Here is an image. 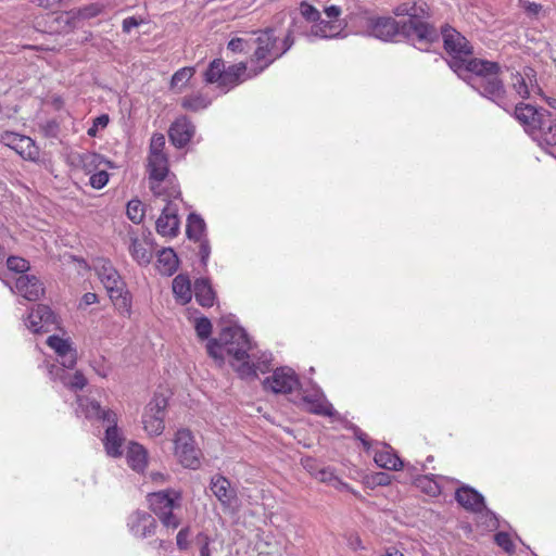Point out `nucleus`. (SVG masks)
<instances>
[{
  "mask_svg": "<svg viewBox=\"0 0 556 556\" xmlns=\"http://www.w3.org/2000/svg\"><path fill=\"white\" fill-rule=\"evenodd\" d=\"M8 269L21 275H25L29 268V263L23 257L10 256L7 260Z\"/></svg>",
  "mask_w": 556,
  "mask_h": 556,
  "instance_id": "nucleus-42",
  "label": "nucleus"
},
{
  "mask_svg": "<svg viewBox=\"0 0 556 556\" xmlns=\"http://www.w3.org/2000/svg\"><path fill=\"white\" fill-rule=\"evenodd\" d=\"M126 460L132 470L141 472L148 464V452L141 444L130 442L126 451Z\"/></svg>",
  "mask_w": 556,
  "mask_h": 556,
  "instance_id": "nucleus-29",
  "label": "nucleus"
},
{
  "mask_svg": "<svg viewBox=\"0 0 556 556\" xmlns=\"http://www.w3.org/2000/svg\"><path fill=\"white\" fill-rule=\"evenodd\" d=\"M195 132V127L187 116L178 117L169 127L168 136L176 148L186 147Z\"/></svg>",
  "mask_w": 556,
  "mask_h": 556,
  "instance_id": "nucleus-23",
  "label": "nucleus"
},
{
  "mask_svg": "<svg viewBox=\"0 0 556 556\" xmlns=\"http://www.w3.org/2000/svg\"><path fill=\"white\" fill-rule=\"evenodd\" d=\"M47 344L54 351L56 361L60 363V365H47L50 379L72 391L84 389L87 384L84 374L78 370L71 372L77 363V351L71 339L53 334L47 339Z\"/></svg>",
  "mask_w": 556,
  "mask_h": 556,
  "instance_id": "nucleus-6",
  "label": "nucleus"
},
{
  "mask_svg": "<svg viewBox=\"0 0 556 556\" xmlns=\"http://www.w3.org/2000/svg\"><path fill=\"white\" fill-rule=\"evenodd\" d=\"M147 173L149 188L155 197H162L164 200H167L177 199L180 195L176 178L169 173L166 154L148 155Z\"/></svg>",
  "mask_w": 556,
  "mask_h": 556,
  "instance_id": "nucleus-8",
  "label": "nucleus"
},
{
  "mask_svg": "<svg viewBox=\"0 0 556 556\" xmlns=\"http://www.w3.org/2000/svg\"><path fill=\"white\" fill-rule=\"evenodd\" d=\"M98 13H99V10L96 7L86 8L80 12L81 16H84V17L94 16Z\"/></svg>",
  "mask_w": 556,
  "mask_h": 556,
  "instance_id": "nucleus-55",
  "label": "nucleus"
},
{
  "mask_svg": "<svg viewBox=\"0 0 556 556\" xmlns=\"http://www.w3.org/2000/svg\"><path fill=\"white\" fill-rule=\"evenodd\" d=\"M92 267L114 305L122 315L129 317L131 313V296L112 262L104 257H97L92 261Z\"/></svg>",
  "mask_w": 556,
  "mask_h": 556,
  "instance_id": "nucleus-7",
  "label": "nucleus"
},
{
  "mask_svg": "<svg viewBox=\"0 0 556 556\" xmlns=\"http://www.w3.org/2000/svg\"><path fill=\"white\" fill-rule=\"evenodd\" d=\"M257 37L253 39V45L256 43L253 58L251 59L250 66L247 63L240 62L225 67V62L222 59L213 60L204 73V79L207 84H215L222 92L226 93L233 89L239 84L254 78L264 72L275 60L283 55L293 45L294 38H299L292 33L281 37L276 35L273 28H266L256 33Z\"/></svg>",
  "mask_w": 556,
  "mask_h": 556,
  "instance_id": "nucleus-2",
  "label": "nucleus"
},
{
  "mask_svg": "<svg viewBox=\"0 0 556 556\" xmlns=\"http://www.w3.org/2000/svg\"><path fill=\"white\" fill-rule=\"evenodd\" d=\"M78 410L87 419L97 420L102 422H115L116 414L111 409H104L99 402L89 396H79L77 399Z\"/></svg>",
  "mask_w": 556,
  "mask_h": 556,
  "instance_id": "nucleus-21",
  "label": "nucleus"
},
{
  "mask_svg": "<svg viewBox=\"0 0 556 556\" xmlns=\"http://www.w3.org/2000/svg\"><path fill=\"white\" fill-rule=\"evenodd\" d=\"M151 477H152V480H154V481H163L164 480V475L161 472H154L151 475Z\"/></svg>",
  "mask_w": 556,
  "mask_h": 556,
  "instance_id": "nucleus-59",
  "label": "nucleus"
},
{
  "mask_svg": "<svg viewBox=\"0 0 556 556\" xmlns=\"http://www.w3.org/2000/svg\"><path fill=\"white\" fill-rule=\"evenodd\" d=\"M105 437L103 444L105 452L111 457H119L123 454L124 437L122 431L117 428V420L115 422H106Z\"/></svg>",
  "mask_w": 556,
  "mask_h": 556,
  "instance_id": "nucleus-27",
  "label": "nucleus"
},
{
  "mask_svg": "<svg viewBox=\"0 0 556 556\" xmlns=\"http://www.w3.org/2000/svg\"><path fill=\"white\" fill-rule=\"evenodd\" d=\"M109 115L102 114L96 117L92 122L91 127L87 130L88 136L96 137L100 129H104L109 124Z\"/></svg>",
  "mask_w": 556,
  "mask_h": 556,
  "instance_id": "nucleus-45",
  "label": "nucleus"
},
{
  "mask_svg": "<svg viewBox=\"0 0 556 556\" xmlns=\"http://www.w3.org/2000/svg\"><path fill=\"white\" fill-rule=\"evenodd\" d=\"M548 105L556 111V99L551 98L547 100Z\"/></svg>",
  "mask_w": 556,
  "mask_h": 556,
  "instance_id": "nucleus-60",
  "label": "nucleus"
},
{
  "mask_svg": "<svg viewBox=\"0 0 556 556\" xmlns=\"http://www.w3.org/2000/svg\"><path fill=\"white\" fill-rule=\"evenodd\" d=\"M194 74L193 67H182L178 70L172 77L170 86L173 89L181 90L182 87L191 79Z\"/></svg>",
  "mask_w": 556,
  "mask_h": 556,
  "instance_id": "nucleus-38",
  "label": "nucleus"
},
{
  "mask_svg": "<svg viewBox=\"0 0 556 556\" xmlns=\"http://www.w3.org/2000/svg\"><path fill=\"white\" fill-rule=\"evenodd\" d=\"M56 316L47 305H36L24 319L25 327L33 333L49 332L56 328Z\"/></svg>",
  "mask_w": 556,
  "mask_h": 556,
  "instance_id": "nucleus-15",
  "label": "nucleus"
},
{
  "mask_svg": "<svg viewBox=\"0 0 556 556\" xmlns=\"http://www.w3.org/2000/svg\"><path fill=\"white\" fill-rule=\"evenodd\" d=\"M455 498L457 503L467 510L475 513L485 511L484 516L488 518V528L493 529L497 527L495 515L486 509L484 498L478 491L468 485H463L456 490Z\"/></svg>",
  "mask_w": 556,
  "mask_h": 556,
  "instance_id": "nucleus-12",
  "label": "nucleus"
},
{
  "mask_svg": "<svg viewBox=\"0 0 556 556\" xmlns=\"http://www.w3.org/2000/svg\"><path fill=\"white\" fill-rule=\"evenodd\" d=\"M178 268V257L170 248L163 249L157 256V269L162 275L172 276Z\"/></svg>",
  "mask_w": 556,
  "mask_h": 556,
  "instance_id": "nucleus-33",
  "label": "nucleus"
},
{
  "mask_svg": "<svg viewBox=\"0 0 556 556\" xmlns=\"http://www.w3.org/2000/svg\"><path fill=\"white\" fill-rule=\"evenodd\" d=\"M210 489L224 507H230L237 498L236 490L231 488L229 480L222 475L212 477Z\"/></svg>",
  "mask_w": 556,
  "mask_h": 556,
  "instance_id": "nucleus-25",
  "label": "nucleus"
},
{
  "mask_svg": "<svg viewBox=\"0 0 556 556\" xmlns=\"http://www.w3.org/2000/svg\"><path fill=\"white\" fill-rule=\"evenodd\" d=\"M354 544L361 545V540H359V538H356V539H355Z\"/></svg>",
  "mask_w": 556,
  "mask_h": 556,
  "instance_id": "nucleus-63",
  "label": "nucleus"
},
{
  "mask_svg": "<svg viewBox=\"0 0 556 556\" xmlns=\"http://www.w3.org/2000/svg\"><path fill=\"white\" fill-rule=\"evenodd\" d=\"M212 100L202 93H193L181 100V106L185 110L197 112L206 109Z\"/></svg>",
  "mask_w": 556,
  "mask_h": 556,
  "instance_id": "nucleus-36",
  "label": "nucleus"
},
{
  "mask_svg": "<svg viewBox=\"0 0 556 556\" xmlns=\"http://www.w3.org/2000/svg\"><path fill=\"white\" fill-rule=\"evenodd\" d=\"M97 302H98V295L96 293L87 292L83 296V303L87 306L94 304Z\"/></svg>",
  "mask_w": 556,
  "mask_h": 556,
  "instance_id": "nucleus-54",
  "label": "nucleus"
},
{
  "mask_svg": "<svg viewBox=\"0 0 556 556\" xmlns=\"http://www.w3.org/2000/svg\"><path fill=\"white\" fill-rule=\"evenodd\" d=\"M129 254L139 266H148L153 258V243L149 235L129 233Z\"/></svg>",
  "mask_w": 556,
  "mask_h": 556,
  "instance_id": "nucleus-17",
  "label": "nucleus"
},
{
  "mask_svg": "<svg viewBox=\"0 0 556 556\" xmlns=\"http://www.w3.org/2000/svg\"><path fill=\"white\" fill-rule=\"evenodd\" d=\"M393 12L404 20L370 17L366 21V33L383 41L403 38L420 51H428L430 46L439 40L438 30L426 22L428 13L425 4L404 2L395 7Z\"/></svg>",
  "mask_w": 556,
  "mask_h": 556,
  "instance_id": "nucleus-3",
  "label": "nucleus"
},
{
  "mask_svg": "<svg viewBox=\"0 0 556 556\" xmlns=\"http://www.w3.org/2000/svg\"><path fill=\"white\" fill-rule=\"evenodd\" d=\"M207 353L219 364L224 363L225 354L228 355L231 367L242 379L267 372L273 363L271 353L257 350L245 330L237 325L225 327L218 339L211 340Z\"/></svg>",
  "mask_w": 556,
  "mask_h": 556,
  "instance_id": "nucleus-4",
  "label": "nucleus"
},
{
  "mask_svg": "<svg viewBox=\"0 0 556 556\" xmlns=\"http://www.w3.org/2000/svg\"><path fill=\"white\" fill-rule=\"evenodd\" d=\"M354 544L361 545V540H359V538H356V539H355Z\"/></svg>",
  "mask_w": 556,
  "mask_h": 556,
  "instance_id": "nucleus-62",
  "label": "nucleus"
},
{
  "mask_svg": "<svg viewBox=\"0 0 556 556\" xmlns=\"http://www.w3.org/2000/svg\"><path fill=\"white\" fill-rule=\"evenodd\" d=\"M126 213L131 222L139 224L144 216L142 203L139 200H130L127 204Z\"/></svg>",
  "mask_w": 556,
  "mask_h": 556,
  "instance_id": "nucleus-41",
  "label": "nucleus"
},
{
  "mask_svg": "<svg viewBox=\"0 0 556 556\" xmlns=\"http://www.w3.org/2000/svg\"><path fill=\"white\" fill-rule=\"evenodd\" d=\"M530 136L542 147L556 146V115L546 111Z\"/></svg>",
  "mask_w": 556,
  "mask_h": 556,
  "instance_id": "nucleus-22",
  "label": "nucleus"
},
{
  "mask_svg": "<svg viewBox=\"0 0 556 556\" xmlns=\"http://www.w3.org/2000/svg\"><path fill=\"white\" fill-rule=\"evenodd\" d=\"M99 375H101L102 377H105L106 374L105 372H99Z\"/></svg>",
  "mask_w": 556,
  "mask_h": 556,
  "instance_id": "nucleus-64",
  "label": "nucleus"
},
{
  "mask_svg": "<svg viewBox=\"0 0 556 556\" xmlns=\"http://www.w3.org/2000/svg\"><path fill=\"white\" fill-rule=\"evenodd\" d=\"M302 465L309 475L316 478V472L319 469L316 459L312 457H305L302 459Z\"/></svg>",
  "mask_w": 556,
  "mask_h": 556,
  "instance_id": "nucleus-52",
  "label": "nucleus"
},
{
  "mask_svg": "<svg viewBox=\"0 0 556 556\" xmlns=\"http://www.w3.org/2000/svg\"><path fill=\"white\" fill-rule=\"evenodd\" d=\"M253 38L237 37L228 42V49L233 53H247L252 49Z\"/></svg>",
  "mask_w": 556,
  "mask_h": 556,
  "instance_id": "nucleus-39",
  "label": "nucleus"
},
{
  "mask_svg": "<svg viewBox=\"0 0 556 556\" xmlns=\"http://www.w3.org/2000/svg\"><path fill=\"white\" fill-rule=\"evenodd\" d=\"M194 328L198 337L202 340L207 339L212 333V323L206 317L197 318Z\"/></svg>",
  "mask_w": 556,
  "mask_h": 556,
  "instance_id": "nucleus-43",
  "label": "nucleus"
},
{
  "mask_svg": "<svg viewBox=\"0 0 556 556\" xmlns=\"http://www.w3.org/2000/svg\"><path fill=\"white\" fill-rule=\"evenodd\" d=\"M0 141L14 150L24 160L35 162L39 159V149L35 144V141L28 136L13 131H4L0 136Z\"/></svg>",
  "mask_w": 556,
  "mask_h": 556,
  "instance_id": "nucleus-16",
  "label": "nucleus"
},
{
  "mask_svg": "<svg viewBox=\"0 0 556 556\" xmlns=\"http://www.w3.org/2000/svg\"><path fill=\"white\" fill-rule=\"evenodd\" d=\"M263 387L275 394H288L300 388V380L295 371L287 366L276 368L270 377H267Z\"/></svg>",
  "mask_w": 556,
  "mask_h": 556,
  "instance_id": "nucleus-13",
  "label": "nucleus"
},
{
  "mask_svg": "<svg viewBox=\"0 0 556 556\" xmlns=\"http://www.w3.org/2000/svg\"><path fill=\"white\" fill-rule=\"evenodd\" d=\"M356 435L361 440V442L363 443L364 447L365 448H369V444H368V441H367V434L362 432V431H359Z\"/></svg>",
  "mask_w": 556,
  "mask_h": 556,
  "instance_id": "nucleus-57",
  "label": "nucleus"
},
{
  "mask_svg": "<svg viewBox=\"0 0 556 556\" xmlns=\"http://www.w3.org/2000/svg\"><path fill=\"white\" fill-rule=\"evenodd\" d=\"M2 280L13 293L28 301H37L45 293L42 282L34 275H20L15 278Z\"/></svg>",
  "mask_w": 556,
  "mask_h": 556,
  "instance_id": "nucleus-14",
  "label": "nucleus"
},
{
  "mask_svg": "<svg viewBox=\"0 0 556 556\" xmlns=\"http://www.w3.org/2000/svg\"><path fill=\"white\" fill-rule=\"evenodd\" d=\"M494 540L496 544L507 553H511L515 548L510 535L506 532L496 533Z\"/></svg>",
  "mask_w": 556,
  "mask_h": 556,
  "instance_id": "nucleus-46",
  "label": "nucleus"
},
{
  "mask_svg": "<svg viewBox=\"0 0 556 556\" xmlns=\"http://www.w3.org/2000/svg\"><path fill=\"white\" fill-rule=\"evenodd\" d=\"M4 258V252L2 250V248L0 247V262H2Z\"/></svg>",
  "mask_w": 556,
  "mask_h": 556,
  "instance_id": "nucleus-61",
  "label": "nucleus"
},
{
  "mask_svg": "<svg viewBox=\"0 0 556 556\" xmlns=\"http://www.w3.org/2000/svg\"><path fill=\"white\" fill-rule=\"evenodd\" d=\"M142 23H143V18H139V17H136V16L126 17L123 21V30L125 33H130L131 29L138 27Z\"/></svg>",
  "mask_w": 556,
  "mask_h": 556,
  "instance_id": "nucleus-50",
  "label": "nucleus"
},
{
  "mask_svg": "<svg viewBox=\"0 0 556 556\" xmlns=\"http://www.w3.org/2000/svg\"><path fill=\"white\" fill-rule=\"evenodd\" d=\"M150 509L159 518L163 527L176 530L180 526V518L174 513L180 507L181 494L175 490H165L148 494Z\"/></svg>",
  "mask_w": 556,
  "mask_h": 556,
  "instance_id": "nucleus-9",
  "label": "nucleus"
},
{
  "mask_svg": "<svg viewBox=\"0 0 556 556\" xmlns=\"http://www.w3.org/2000/svg\"><path fill=\"white\" fill-rule=\"evenodd\" d=\"M205 229V222L200 215L194 213L189 214L186 232L190 240H194L197 242L206 239Z\"/></svg>",
  "mask_w": 556,
  "mask_h": 556,
  "instance_id": "nucleus-35",
  "label": "nucleus"
},
{
  "mask_svg": "<svg viewBox=\"0 0 556 556\" xmlns=\"http://www.w3.org/2000/svg\"><path fill=\"white\" fill-rule=\"evenodd\" d=\"M303 402L306 406V409L313 414L329 417H332L336 414L332 404L320 392L304 395Z\"/></svg>",
  "mask_w": 556,
  "mask_h": 556,
  "instance_id": "nucleus-28",
  "label": "nucleus"
},
{
  "mask_svg": "<svg viewBox=\"0 0 556 556\" xmlns=\"http://www.w3.org/2000/svg\"><path fill=\"white\" fill-rule=\"evenodd\" d=\"M111 168L112 167H103L89 175V185L97 190L104 188L109 182L110 176L108 170Z\"/></svg>",
  "mask_w": 556,
  "mask_h": 556,
  "instance_id": "nucleus-40",
  "label": "nucleus"
},
{
  "mask_svg": "<svg viewBox=\"0 0 556 556\" xmlns=\"http://www.w3.org/2000/svg\"><path fill=\"white\" fill-rule=\"evenodd\" d=\"M178 208L172 201H167L161 215L156 219V232L164 238H175L179 232Z\"/></svg>",
  "mask_w": 556,
  "mask_h": 556,
  "instance_id": "nucleus-18",
  "label": "nucleus"
},
{
  "mask_svg": "<svg viewBox=\"0 0 556 556\" xmlns=\"http://www.w3.org/2000/svg\"><path fill=\"white\" fill-rule=\"evenodd\" d=\"M37 4L43 9L56 11L60 9L62 0H36Z\"/></svg>",
  "mask_w": 556,
  "mask_h": 556,
  "instance_id": "nucleus-53",
  "label": "nucleus"
},
{
  "mask_svg": "<svg viewBox=\"0 0 556 556\" xmlns=\"http://www.w3.org/2000/svg\"><path fill=\"white\" fill-rule=\"evenodd\" d=\"M74 160L86 175H91L103 167H115L113 162L105 159L103 155L91 151L78 153L74 156Z\"/></svg>",
  "mask_w": 556,
  "mask_h": 556,
  "instance_id": "nucleus-26",
  "label": "nucleus"
},
{
  "mask_svg": "<svg viewBox=\"0 0 556 556\" xmlns=\"http://www.w3.org/2000/svg\"><path fill=\"white\" fill-rule=\"evenodd\" d=\"M167 399L162 394H155L147 404L142 414V425L144 431L150 437L161 435L165 429V414Z\"/></svg>",
  "mask_w": 556,
  "mask_h": 556,
  "instance_id": "nucleus-11",
  "label": "nucleus"
},
{
  "mask_svg": "<svg viewBox=\"0 0 556 556\" xmlns=\"http://www.w3.org/2000/svg\"><path fill=\"white\" fill-rule=\"evenodd\" d=\"M198 541L201 543L200 547V556H212L211 549H210V538L204 534L200 533L198 535Z\"/></svg>",
  "mask_w": 556,
  "mask_h": 556,
  "instance_id": "nucleus-51",
  "label": "nucleus"
},
{
  "mask_svg": "<svg viewBox=\"0 0 556 556\" xmlns=\"http://www.w3.org/2000/svg\"><path fill=\"white\" fill-rule=\"evenodd\" d=\"M375 480L380 485H384V484L389 483V477L386 473H383V472L377 473Z\"/></svg>",
  "mask_w": 556,
  "mask_h": 556,
  "instance_id": "nucleus-56",
  "label": "nucleus"
},
{
  "mask_svg": "<svg viewBox=\"0 0 556 556\" xmlns=\"http://www.w3.org/2000/svg\"><path fill=\"white\" fill-rule=\"evenodd\" d=\"M127 527L134 536L146 539L155 533L156 521L151 514L137 510L129 515L127 519Z\"/></svg>",
  "mask_w": 556,
  "mask_h": 556,
  "instance_id": "nucleus-20",
  "label": "nucleus"
},
{
  "mask_svg": "<svg viewBox=\"0 0 556 556\" xmlns=\"http://www.w3.org/2000/svg\"><path fill=\"white\" fill-rule=\"evenodd\" d=\"M165 148V137L163 134H153L150 147H149V155H155V154H166L164 152Z\"/></svg>",
  "mask_w": 556,
  "mask_h": 556,
  "instance_id": "nucleus-44",
  "label": "nucleus"
},
{
  "mask_svg": "<svg viewBox=\"0 0 556 556\" xmlns=\"http://www.w3.org/2000/svg\"><path fill=\"white\" fill-rule=\"evenodd\" d=\"M194 296L197 302L203 307L213 306L216 295L210 283V280L206 278H199L194 282Z\"/></svg>",
  "mask_w": 556,
  "mask_h": 556,
  "instance_id": "nucleus-31",
  "label": "nucleus"
},
{
  "mask_svg": "<svg viewBox=\"0 0 556 556\" xmlns=\"http://www.w3.org/2000/svg\"><path fill=\"white\" fill-rule=\"evenodd\" d=\"M546 110L536 109L531 104L519 103L515 106V117L525 127V130L530 135L535 126L540 124V119Z\"/></svg>",
  "mask_w": 556,
  "mask_h": 556,
  "instance_id": "nucleus-24",
  "label": "nucleus"
},
{
  "mask_svg": "<svg viewBox=\"0 0 556 556\" xmlns=\"http://www.w3.org/2000/svg\"><path fill=\"white\" fill-rule=\"evenodd\" d=\"M189 536H190V528L185 527L179 530L176 536V543L180 551H186L189 548Z\"/></svg>",
  "mask_w": 556,
  "mask_h": 556,
  "instance_id": "nucleus-47",
  "label": "nucleus"
},
{
  "mask_svg": "<svg viewBox=\"0 0 556 556\" xmlns=\"http://www.w3.org/2000/svg\"><path fill=\"white\" fill-rule=\"evenodd\" d=\"M316 479L320 482L328 483L338 490H349V484L341 481L330 467L320 468L316 472Z\"/></svg>",
  "mask_w": 556,
  "mask_h": 556,
  "instance_id": "nucleus-37",
  "label": "nucleus"
},
{
  "mask_svg": "<svg viewBox=\"0 0 556 556\" xmlns=\"http://www.w3.org/2000/svg\"><path fill=\"white\" fill-rule=\"evenodd\" d=\"M174 455L178 463L192 470L200 468L202 452L198 447L192 432L188 429H178L173 438Z\"/></svg>",
  "mask_w": 556,
  "mask_h": 556,
  "instance_id": "nucleus-10",
  "label": "nucleus"
},
{
  "mask_svg": "<svg viewBox=\"0 0 556 556\" xmlns=\"http://www.w3.org/2000/svg\"><path fill=\"white\" fill-rule=\"evenodd\" d=\"M200 243L199 247V255L201 260V264L205 267L207 265L210 255H211V245L207 239H203L198 241Z\"/></svg>",
  "mask_w": 556,
  "mask_h": 556,
  "instance_id": "nucleus-49",
  "label": "nucleus"
},
{
  "mask_svg": "<svg viewBox=\"0 0 556 556\" xmlns=\"http://www.w3.org/2000/svg\"><path fill=\"white\" fill-rule=\"evenodd\" d=\"M519 3L530 17H538L542 11V5L539 3L530 2L527 0H519Z\"/></svg>",
  "mask_w": 556,
  "mask_h": 556,
  "instance_id": "nucleus-48",
  "label": "nucleus"
},
{
  "mask_svg": "<svg viewBox=\"0 0 556 556\" xmlns=\"http://www.w3.org/2000/svg\"><path fill=\"white\" fill-rule=\"evenodd\" d=\"M444 49L450 55L448 65L460 78L505 110L511 106L506 91L498 78L500 65L496 62L471 59L472 47L469 41L452 27L442 28Z\"/></svg>",
  "mask_w": 556,
  "mask_h": 556,
  "instance_id": "nucleus-1",
  "label": "nucleus"
},
{
  "mask_svg": "<svg viewBox=\"0 0 556 556\" xmlns=\"http://www.w3.org/2000/svg\"><path fill=\"white\" fill-rule=\"evenodd\" d=\"M382 556H404L403 553L395 548H389Z\"/></svg>",
  "mask_w": 556,
  "mask_h": 556,
  "instance_id": "nucleus-58",
  "label": "nucleus"
},
{
  "mask_svg": "<svg viewBox=\"0 0 556 556\" xmlns=\"http://www.w3.org/2000/svg\"><path fill=\"white\" fill-rule=\"evenodd\" d=\"M511 88L516 96L522 100L528 99L534 92H539L536 72L531 67H526L521 73L513 74Z\"/></svg>",
  "mask_w": 556,
  "mask_h": 556,
  "instance_id": "nucleus-19",
  "label": "nucleus"
},
{
  "mask_svg": "<svg viewBox=\"0 0 556 556\" xmlns=\"http://www.w3.org/2000/svg\"><path fill=\"white\" fill-rule=\"evenodd\" d=\"M172 288L177 302L185 305L191 301L192 288L188 276L182 274L177 275L173 279Z\"/></svg>",
  "mask_w": 556,
  "mask_h": 556,
  "instance_id": "nucleus-32",
  "label": "nucleus"
},
{
  "mask_svg": "<svg viewBox=\"0 0 556 556\" xmlns=\"http://www.w3.org/2000/svg\"><path fill=\"white\" fill-rule=\"evenodd\" d=\"M445 480L443 476L425 475L416 479V485L424 493L430 496H438L441 494L442 482Z\"/></svg>",
  "mask_w": 556,
  "mask_h": 556,
  "instance_id": "nucleus-34",
  "label": "nucleus"
},
{
  "mask_svg": "<svg viewBox=\"0 0 556 556\" xmlns=\"http://www.w3.org/2000/svg\"><path fill=\"white\" fill-rule=\"evenodd\" d=\"M300 20H294L292 33L305 41L314 43L319 40L344 38L345 23L339 20L342 11L338 5L324 9L327 20L321 18L320 12L308 2L300 3Z\"/></svg>",
  "mask_w": 556,
  "mask_h": 556,
  "instance_id": "nucleus-5",
  "label": "nucleus"
},
{
  "mask_svg": "<svg viewBox=\"0 0 556 556\" xmlns=\"http://www.w3.org/2000/svg\"><path fill=\"white\" fill-rule=\"evenodd\" d=\"M374 460L380 468L388 470H400L403 462L389 445H382L381 450L375 452Z\"/></svg>",
  "mask_w": 556,
  "mask_h": 556,
  "instance_id": "nucleus-30",
  "label": "nucleus"
}]
</instances>
